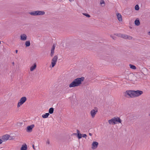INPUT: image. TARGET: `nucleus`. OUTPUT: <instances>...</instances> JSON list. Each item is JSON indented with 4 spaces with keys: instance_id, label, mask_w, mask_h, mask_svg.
I'll list each match as a JSON object with an SVG mask.
<instances>
[{
    "instance_id": "1",
    "label": "nucleus",
    "mask_w": 150,
    "mask_h": 150,
    "mask_svg": "<svg viewBox=\"0 0 150 150\" xmlns=\"http://www.w3.org/2000/svg\"><path fill=\"white\" fill-rule=\"evenodd\" d=\"M143 93V91L139 90H127L125 92L124 96L126 97L128 96L130 98H134L139 96Z\"/></svg>"
},
{
    "instance_id": "2",
    "label": "nucleus",
    "mask_w": 150,
    "mask_h": 150,
    "mask_svg": "<svg viewBox=\"0 0 150 150\" xmlns=\"http://www.w3.org/2000/svg\"><path fill=\"white\" fill-rule=\"evenodd\" d=\"M84 78L82 77L80 78H77L75 79L69 85V87H74L79 86L82 81L84 80Z\"/></svg>"
},
{
    "instance_id": "3",
    "label": "nucleus",
    "mask_w": 150,
    "mask_h": 150,
    "mask_svg": "<svg viewBox=\"0 0 150 150\" xmlns=\"http://www.w3.org/2000/svg\"><path fill=\"white\" fill-rule=\"evenodd\" d=\"M45 13L44 11H33L29 13L30 14L34 16H42L44 15Z\"/></svg>"
},
{
    "instance_id": "4",
    "label": "nucleus",
    "mask_w": 150,
    "mask_h": 150,
    "mask_svg": "<svg viewBox=\"0 0 150 150\" xmlns=\"http://www.w3.org/2000/svg\"><path fill=\"white\" fill-rule=\"evenodd\" d=\"M27 100V98L25 97H22L18 102L17 107L19 108Z\"/></svg>"
},
{
    "instance_id": "5",
    "label": "nucleus",
    "mask_w": 150,
    "mask_h": 150,
    "mask_svg": "<svg viewBox=\"0 0 150 150\" xmlns=\"http://www.w3.org/2000/svg\"><path fill=\"white\" fill-rule=\"evenodd\" d=\"M58 58L57 56L55 55L52 59L51 64L52 67H53L55 65L57 60Z\"/></svg>"
},
{
    "instance_id": "6",
    "label": "nucleus",
    "mask_w": 150,
    "mask_h": 150,
    "mask_svg": "<svg viewBox=\"0 0 150 150\" xmlns=\"http://www.w3.org/2000/svg\"><path fill=\"white\" fill-rule=\"evenodd\" d=\"M121 120L118 117H114L108 120V122H121Z\"/></svg>"
},
{
    "instance_id": "7",
    "label": "nucleus",
    "mask_w": 150,
    "mask_h": 150,
    "mask_svg": "<svg viewBox=\"0 0 150 150\" xmlns=\"http://www.w3.org/2000/svg\"><path fill=\"white\" fill-rule=\"evenodd\" d=\"M94 109L91 110L90 112L91 116L93 118L95 117L96 114L98 112V109L97 108H95Z\"/></svg>"
},
{
    "instance_id": "8",
    "label": "nucleus",
    "mask_w": 150,
    "mask_h": 150,
    "mask_svg": "<svg viewBox=\"0 0 150 150\" xmlns=\"http://www.w3.org/2000/svg\"><path fill=\"white\" fill-rule=\"evenodd\" d=\"M10 136L8 134H6L3 136L2 139L3 140L4 142H5L6 141L9 139L10 140L12 139V138H10Z\"/></svg>"
},
{
    "instance_id": "9",
    "label": "nucleus",
    "mask_w": 150,
    "mask_h": 150,
    "mask_svg": "<svg viewBox=\"0 0 150 150\" xmlns=\"http://www.w3.org/2000/svg\"><path fill=\"white\" fill-rule=\"evenodd\" d=\"M35 125L34 124L28 126L27 127L26 131L28 132H31L32 131Z\"/></svg>"
},
{
    "instance_id": "10",
    "label": "nucleus",
    "mask_w": 150,
    "mask_h": 150,
    "mask_svg": "<svg viewBox=\"0 0 150 150\" xmlns=\"http://www.w3.org/2000/svg\"><path fill=\"white\" fill-rule=\"evenodd\" d=\"M134 116L133 115L131 114H129L127 116V121H131L134 119Z\"/></svg>"
},
{
    "instance_id": "11",
    "label": "nucleus",
    "mask_w": 150,
    "mask_h": 150,
    "mask_svg": "<svg viewBox=\"0 0 150 150\" xmlns=\"http://www.w3.org/2000/svg\"><path fill=\"white\" fill-rule=\"evenodd\" d=\"M122 38L125 39H128L129 40H131L132 38V37L131 36L124 34H122Z\"/></svg>"
},
{
    "instance_id": "12",
    "label": "nucleus",
    "mask_w": 150,
    "mask_h": 150,
    "mask_svg": "<svg viewBox=\"0 0 150 150\" xmlns=\"http://www.w3.org/2000/svg\"><path fill=\"white\" fill-rule=\"evenodd\" d=\"M98 143L96 142H93L92 144V148L93 149H96L98 146Z\"/></svg>"
},
{
    "instance_id": "13",
    "label": "nucleus",
    "mask_w": 150,
    "mask_h": 150,
    "mask_svg": "<svg viewBox=\"0 0 150 150\" xmlns=\"http://www.w3.org/2000/svg\"><path fill=\"white\" fill-rule=\"evenodd\" d=\"M27 36L26 34H21L20 36V39L21 40L25 41L27 39Z\"/></svg>"
},
{
    "instance_id": "14",
    "label": "nucleus",
    "mask_w": 150,
    "mask_h": 150,
    "mask_svg": "<svg viewBox=\"0 0 150 150\" xmlns=\"http://www.w3.org/2000/svg\"><path fill=\"white\" fill-rule=\"evenodd\" d=\"M117 16L118 20L120 21H122V16L120 14L117 13Z\"/></svg>"
},
{
    "instance_id": "15",
    "label": "nucleus",
    "mask_w": 150,
    "mask_h": 150,
    "mask_svg": "<svg viewBox=\"0 0 150 150\" xmlns=\"http://www.w3.org/2000/svg\"><path fill=\"white\" fill-rule=\"evenodd\" d=\"M55 46L54 45L52 47L51 50L50 55L51 57H52L54 53V51L55 49Z\"/></svg>"
},
{
    "instance_id": "16",
    "label": "nucleus",
    "mask_w": 150,
    "mask_h": 150,
    "mask_svg": "<svg viewBox=\"0 0 150 150\" xmlns=\"http://www.w3.org/2000/svg\"><path fill=\"white\" fill-rule=\"evenodd\" d=\"M36 63H35L33 65H32L30 68V71H33L34 69H35L36 67Z\"/></svg>"
},
{
    "instance_id": "17",
    "label": "nucleus",
    "mask_w": 150,
    "mask_h": 150,
    "mask_svg": "<svg viewBox=\"0 0 150 150\" xmlns=\"http://www.w3.org/2000/svg\"><path fill=\"white\" fill-rule=\"evenodd\" d=\"M27 149V146L26 144H23L21 148V150H26Z\"/></svg>"
},
{
    "instance_id": "18",
    "label": "nucleus",
    "mask_w": 150,
    "mask_h": 150,
    "mask_svg": "<svg viewBox=\"0 0 150 150\" xmlns=\"http://www.w3.org/2000/svg\"><path fill=\"white\" fill-rule=\"evenodd\" d=\"M77 132V137L79 139H80L81 138L82 134L80 133V131L78 129L76 130Z\"/></svg>"
},
{
    "instance_id": "19",
    "label": "nucleus",
    "mask_w": 150,
    "mask_h": 150,
    "mask_svg": "<svg viewBox=\"0 0 150 150\" xmlns=\"http://www.w3.org/2000/svg\"><path fill=\"white\" fill-rule=\"evenodd\" d=\"M49 115V113H46L45 114H43L42 115V117L43 118H46Z\"/></svg>"
},
{
    "instance_id": "20",
    "label": "nucleus",
    "mask_w": 150,
    "mask_h": 150,
    "mask_svg": "<svg viewBox=\"0 0 150 150\" xmlns=\"http://www.w3.org/2000/svg\"><path fill=\"white\" fill-rule=\"evenodd\" d=\"M54 109L52 108H50L49 110V113L50 114H52L54 112Z\"/></svg>"
},
{
    "instance_id": "21",
    "label": "nucleus",
    "mask_w": 150,
    "mask_h": 150,
    "mask_svg": "<svg viewBox=\"0 0 150 150\" xmlns=\"http://www.w3.org/2000/svg\"><path fill=\"white\" fill-rule=\"evenodd\" d=\"M135 24L136 25L138 26L140 24V22L139 20H136L134 21Z\"/></svg>"
},
{
    "instance_id": "22",
    "label": "nucleus",
    "mask_w": 150,
    "mask_h": 150,
    "mask_svg": "<svg viewBox=\"0 0 150 150\" xmlns=\"http://www.w3.org/2000/svg\"><path fill=\"white\" fill-rule=\"evenodd\" d=\"M25 45L26 47H29L30 45V42L29 41H26L25 42Z\"/></svg>"
},
{
    "instance_id": "23",
    "label": "nucleus",
    "mask_w": 150,
    "mask_h": 150,
    "mask_svg": "<svg viewBox=\"0 0 150 150\" xmlns=\"http://www.w3.org/2000/svg\"><path fill=\"white\" fill-rule=\"evenodd\" d=\"M129 66L130 68L132 69H136V67L134 65H132L131 64H129Z\"/></svg>"
},
{
    "instance_id": "24",
    "label": "nucleus",
    "mask_w": 150,
    "mask_h": 150,
    "mask_svg": "<svg viewBox=\"0 0 150 150\" xmlns=\"http://www.w3.org/2000/svg\"><path fill=\"white\" fill-rule=\"evenodd\" d=\"M115 35H116L117 36L119 37L122 38V34H121V33L116 34Z\"/></svg>"
},
{
    "instance_id": "25",
    "label": "nucleus",
    "mask_w": 150,
    "mask_h": 150,
    "mask_svg": "<svg viewBox=\"0 0 150 150\" xmlns=\"http://www.w3.org/2000/svg\"><path fill=\"white\" fill-rule=\"evenodd\" d=\"M110 125H114L115 124H116L117 123L118 124L120 123L121 125H122L121 122H109Z\"/></svg>"
},
{
    "instance_id": "26",
    "label": "nucleus",
    "mask_w": 150,
    "mask_h": 150,
    "mask_svg": "<svg viewBox=\"0 0 150 150\" xmlns=\"http://www.w3.org/2000/svg\"><path fill=\"white\" fill-rule=\"evenodd\" d=\"M135 9L136 10H138L139 9V7L138 5H137L135 6Z\"/></svg>"
},
{
    "instance_id": "27",
    "label": "nucleus",
    "mask_w": 150,
    "mask_h": 150,
    "mask_svg": "<svg viewBox=\"0 0 150 150\" xmlns=\"http://www.w3.org/2000/svg\"><path fill=\"white\" fill-rule=\"evenodd\" d=\"M83 14L87 17H88V18L90 17V16L88 13H83Z\"/></svg>"
},
{
    "instance_id": "28",
    "label": "nucleus",
    "mask_w": 150,
    "mask_h": 150,
    "mask_svg": "<svg viewBox=\"0 0 150 150\" xmlns=\"http://www.w3.org/2000/svg\"><path fill=\"white\" fill-rule=\"evenodd\" d=\"M100 3L101 5H102L103 4H105V2L103 0H101L100 1Z\"/></svg>"
},
{
    "instance_id": "29",
    "label": "nucleus",
    "mask_w": 150,
    "mask_h": 150,
    "mask_svg": "<svg viewBox=\"0 0 150 150\" xmlns=\"http://www.w3.org/2000/svg\"><path fill=\"white\" fill-rule=\"evenodd\" d=\"M82 136L83 137H85V138H86V137H87V136L86 134H83Z\"/></svg>"
},
{
    "instance_id": "30",
    "label": "nucleus",
    "mask_w": 150,
    "mask_h": 150,
    "mask_svg": "<svg viewBox=\"0 0 150 150\" xmlns=\"http://www.w3.org/2000/svg\"><path fill=\"white\" fill-rule=\"evenodd\" d=\"M46 144H50V141L49 139H47V142H46Z\"/></svg>"
},
{
    "instance_id": "31",
    "label": "nucleus",
    "mask_w": 150,
    "mask_h": 150,
    "mask_svg": "<svg viewBox=\"0 0 150 150\" xmlns=\"http://www.w3.org/2000/svg\"><path fill=\"white\" fill-rule=\"evenodd\" d=\"M3 141V140L2 139H0V144H1Z\"/></svg>"
},
{
    "instance_id": "32",
    "label": "nucleus",
    "mask_w": 150,
    "mask_h": 150,
    "mask_svg": "<svg viewBox=\"0 0 150 150\" xmlns=\"http://www.w3.org/2000/svg\"><path fill=\"white\" fill-rule=\"evenodd\" d=\"M33 149H35V148L34 147V145H33Z\"/></svg>"
},
{
    "instance_id": "33",
    "label": "nucleus",
    "mask_w": 150,
    "mask_h": 150,
    "mask_svg": "<svg viewBox=\"0 0 150 150\" xmlns=\"http://www.w3.org/2000/svg\"><path fill=\"white\" fill-rule=\"evenodd\" d=\"M89 135L91 136L92 135V134L91 133H89Z\"/></svg>"
},
{
    "instance_id": "34",
    "label": "nucleus",
    "mask_w": 150,
    "mask_h": 150,
    "mask_svg": "<svg viewBox=\"0 0 150 150\" xmlns=\"http://www.w3.org/2000/svg\"><path fill=\"white\" fill-rule=\"evenodd\" d=\"M110 37L113 39H114V37L112 36H111Z\"/></svg>"
},
{
    "instance_id": "35",
    "label": "nucleus",
    "mask_w": 150,
    "mask_h": 150,
    "mask_svg": "<svg viewBox=\"0 0 150 150\" xmlns=\"http://www.w3.org/2000/svg\"><path fill=\"white\" fill-rule=\"evenodd\" d=\"M18 50H16V53H17V52H18Z\"/></svg>"
},
{
    "instance_id": "36",
    "label": "nucleus",
    "mask_w": 150,
    "mask_h": 150,
    "mask_svg": "<svg viewBox=\"0 0 150 150\" xmlns=\"http://www.w3.org/2000/svg\"><path fill=\"white\" fill-rule=\"evenodd\" d=\"M73 134H74L75 135H77V133H74Z\"/></svg>"
},
{
    "instance_id": "37",
    "label": "nucleus",
    "mask_w": 150,
    "mask_h": 150,
    "mask_svg": "<svg viewBox=\"0 0 150 150\" xmlns=\"http://www.w3.org/2000/svg\"><path fill=\"white\" fill-rule=\"evenodd\" d=\"M12 64H13V65H14V62H13V63H12Z\"/></svg>"
},
{
    "instance_id": "38",
    "label": "nucleus",
    "mask_w": 150,
    "mask_h": 150,
    "mask_svg": "<svg viewBox=\"0 0 150 150\" xmlns=\"http://www.w3.org/2000/svg\"><path fill=\"white\" fill-rule=\"evenodd\" d=\"M74 0H69V1H73Z\"/></svg>"
},
{
    "instance_id": "39",
    "label": "nucleus",
    "mask_w": 150,
    "mask_h": 150,
    "mask_svg": "<svg viewBox=\"0 0 150 150\" xmlns=\"http://www.w3.org/2000/svg\"><path fill=\"white\" fill-rule=\"evenodd\" d=\"M148 33L150 35V31Z\"/></svg>"
},
{
    "instance_id": "40",
    "label": "nucleus",
    "mask_w": 150,
    "mask_h": 150,
    "mask_svg": "<svg viewBox=\"0 0 150 150\" xmlns=\"http://www.w3.org/2000/svg\"><path fill=\"white\" fill-rule=\"evenodd\" d=\"M149 116H150V113H149Z\"/></svg>"
},
{
    "instance_id": "41",
    "label": "nucleus",
    "mask_w": 150,
    "mask_h": 150,
    "mask_svg": "<svg viewBox=\"0 0 150 150\" xmlns=\"http://www.w3.org/2000/svg\"><path fill=\"white\" fill-rule=\"evenodd\" d=\"M1 44V42L0 41V45Z\"/></svg>"
},
{
    "instance_id": "42",
    "label": "nucleus",
    "mask_w": 150,
    "mask_h": 150,
    "mask_svg": "<svg viewBox=\"0 0 150 150\" xmlns=\"http://www.w3.org/2000/svg\"><path fill=\"white\" fill-rule=\"evenodd\" d=\"M104 6H104H102H102Z\"/></svg>"
}]
</instances>
